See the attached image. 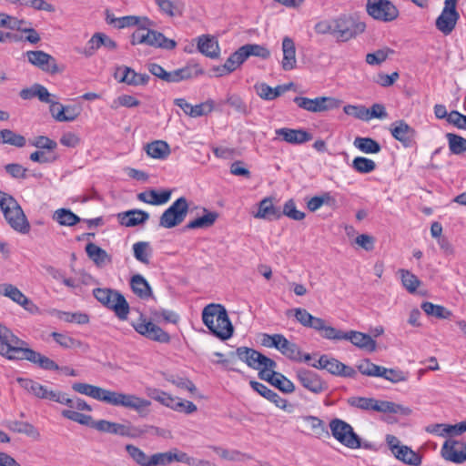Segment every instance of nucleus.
<instances>
[{"label":"nucleus","instance_id":"nucleus-25","mask_svg":"<svg viewBox=\"0 0 466 466\" xmlns=\"http://www.w3.org/2000/svg\"><path fill=\"white\" fill-rule=\"evenodd\" d=\"M283 141L292 145H301L312 139V135L304 129L281 127L275 130Z\"/></svg>","mask_w":466,"mask_h":466},{"label":"nucleus","instance_id":"nucleus-24","mask_svg":"<svg viewBox=\"0 0 466 466\" xmlns=\"http://www.w3.org/2000/svg\"><path fill=\"white\" fill-rule=\"evenodd\" d=\"M390 133L392 137L402 143L404 147H410L415 137V130L405 121H395L390 125Z\"/></svg>","mask_w":466,"mask_h":466},{"label":"nucleus","instance_id":"nucleus-13","mask_svg":"<svg viewBox=\"0 0 466 466\" xmlns=\"http://www.w3.org/2000/svg\"><path fill=\"white\" fill-rule=\"evenodd\" d=\"M310 366L319 370H326L335 376L345 378H354L356 376V370L352 367L325 354L321 355L317 361L310 363Z\"/></svg>","mask_w":466,"mask_h":466},{"label":"nucleus","instance_id":"nucleus-46","mask_svg":"<svg viewBox=\"0 0 466 466\" xmlns=\"http://www.w3.org/2000/svg\"><path fill=\"white\" fill-rule=\"evenodd\" d=\"M353 145L365 154H377L381 149L380 145L370 137H357L354 139Z\"/></svg>","mask_w":466,"mask_h":466},{"label":"nucleus","instance_id":"nucleus-19","mask_svg":"<svg viewBox=\"0 0 466 466\" xmlns=\"http://www.w3.org/2000/svg\"><path fill=\"white\" fill-rule=\"evenodd\" d=\"M55 402L66 405V410H73L76 411H91V406L83 399L78 397L69 398L67 394L59 390H48L46 399Z\"/></svg>","mask_w":466,"mask_h":466},{"label":"nucleus","instance_id":"nucleus-49","mask_svg":"<svg viewBox=\"0 0 466 466\" xmlns=\"http://www.w3.org/2000/svg\"><path fill=\"white\" fill-rule=\"evenodd\" d=\"M15 342H17V336L0 324V354L5 357L10 350L12 344H15Z\"/></svg>","mask_w":466,"mask_h":466},{"label":"nucleus","instance_id":"nucleus-55","mask_svg":"<svg viewBox=\"0 0 466 466\" xmlns=\"http://www.w3.org/2000/svg\"><path fill=\"white\" fill-rule=\"evenodd\" d=\"M380 377L392 383H398L408 380V372L402 371L399 369H387L385 367H381Z\"/></svg>","mask_w":466,"mask_h":466},{"label":"nucleus","instance_id":"nucleus-33","mask_svg":"<svg viewBox=\"0 0 466 466\" xmlns=\"http://www.w3.org/2000/svg\"><path fill=\"white\" fill-rule=\"evenodd\" d=\"M121 225L125 227H135L145 223L149 218V214L140 209H132L118 214Z\"/></svg>","mask_w":466,"mask_h":466},{"label":"nucleus","instance_id":"nucleus-42","mask_svg":"<svg viewBox=\"0 0 466 466\" xmlns=\"http://www.w3.org/2000/svg\"><path fill=\"white\" fill-rule=\"evenodd\" d=\"M123 77L121 78V83H126L129 86H144L148 83L149 76L146 74H139L135 72L132 68L128 66H124Z\"/></svg>","mask_w":466,"mask_h":466},{"label":"nucleus","instance_id":"nucleus-43","mask_svg":"<svg viewBox=\"0 0 466 466\" xmlns=\"http://www.w3.org/2000/svg\"><path fill=\"white\" fill-rule=\"evenodd\" d=\"M245 60L249 56H257L267 59L270 56V51L262 45L247 44L239 47Z\"/></svg>","mask_w":466,"mask_h":466},{"label":"nucleus","instance_id":"nucleus-63","mask_svg":"<svg viewBox=\"0 0 466 466\" xmlns=\"http://www.w3.org/2000/svg\"><path fill=\"white\" fill-rule=\"evenodd\" d=\"M173 463L171 450L165 452H157L150 455L149 466H167Z\"/></svg>","mask_w":466,"mask_h":466},{"label":"nucleus","instance_id":"nucleus-36","mask_svg":"<svg viewBox=\"0 0 466 466\" xmlns=\"http://www.w3.org/2000/svg\"><path fill=\"white\" fill-rule=\"evenodd\" d=\"M86 252L88 258L97 266L102 267L106 264H109L112 261L111 256L107 254V252L96 246V244L90 242L86 246Z\"/></svg>","mask_w":466,"mask_h":466},{"label":"nucleus","instance_id":"nucleus-40","mask_svg":"<svg viewBox=\"0 0 466 466\" xmlns=\"http://www.w3.org/2000/svg\"><path fill=\"white\" fill-rule=\"evenodd\" d=\"M160 11L169 17L180 16L183 15L184 3L181 0H155Z\"/></svg>","mask_w":466,"mask_h":466},{"label":"nucleus","instance_id":"nucleus-1","mask_svg":"<svg viewBox=\"0 0 466 466\" xmlns=\"http://www.w3.org/2000/svg\"><path fill=\"white\" fill-rule=\"evenodd\" d=\"M291 313L299 324L305 328L314 329L325 339L349 340L360 350L369 352L376 350L377 342L369 334L356 330L342 331L329 325L325 319L311 315L307 309L302 308H296L287 311L288 316Z\"/></svg>","mask_w":466,"mask_h":466},{"label":"nucleus","instance_id":"nucleus-53","mask_svg":"<svg viewBox=\"0 0 466 466\" xmlns=\"http://www.w3.org/2000/svg\"><path fill=\"white\" fill-rule=\"evenodd\" d=\"M134 257L143 264L149 263V257L152 250L148 242L139 241L133 245Z\"/></svg>","mask_w":466,"mask_h":466},{"label":"nucleus","instance_id":"nucleus-22","mask_svg":"<svg viewBox=\"0 0 466 466\" xmlns=\"http://www.w3.org/2000/svg\"><path fill=\"white\" fill-rule=\"evenodd\" d=\"M258 377L284 393H292L295 390L294 383L283 374L275 371L274 369L261 370L258 372Z\"/></svg>","mask_w":466,"mask_h":466},{"label":"nucleus","instance_id":"nucleus-64","mask_svg":"<svg viewBox=\"0 0 466 466\" xmlns=\"http://www.w3.org/2000/svg\"><path fill=\"white\" fill-rule=\"evenodd\" d=\"M303 420L309 424L311 431L316 436L320 437L324 433H328L324 421L319 418L309 415L303 417Z\"/></svg>","mask_w":466,"mask_h":466},{"label":"nucleus","instance_id":"nucleus-51","mask_svg":"<svg viewBox=\"0 0 466 466\" xmlns=\"http://www.w3.org/2000/svg\"><path fill=\"white\" fill-rule=\"evenodd\" d=\"M403 287L410 292H416L420 285V280L408 269L400 268L398 271Z\"/></svg>","mask_w":466,"mask_h":466},{"label":"nucleus","instance_id":"nucleus-54","mask_svg":"<svg viewBox=\"0 0 466 466\" xmlns=\"http://www.w3.org/2000/svg\"><path fill=\"white\" fill-rule=\"evenodd\" d=\"M422 310L430 316H434L439 319H448L451 312L441 305H435L431 302H423L421 304Z\"/></svg>","mask_w":466,"mask_h":466},{"label":"nucleus","instance_id":"nucleus-4","mask_svg":"<svg viewBox=\"0 0 466 466\" xmlns=\"http://www.w3.org/2000/svg\"><path fill=\"white\" fill-rule=\"evenodd\" d=\"M26 346L27 343L17 337V342L12 344L10 350L5 357L8 360H26L46 370H59V366L54 360Z\"/></svg>","mask_w":466,"mask_h":466},{"label":"nucleus","instance_id":"nucleus-5","mask_svg":"<svg viewBox=\"0 0 466 466\" xmlns=\"http://www.w3.org/2000/svg\"><path fill=\"white\" fill-rule=\"evenodd\" d=\"M94 297L105 307L112 309L120 319H126L129 313V305L125 297L111 289L96 288L93 290Z\"/></svg>","mask_w":466,"mask_h":466},{"label":"nucleus","instance_id":"nucleus-48","mask_svg":"<svg viewBox=\"0 0 466 466\" xmlns=\"http://www.w3.org/2000/svg\"><path fill=\"white\" fill-rule=\"evenodd\" d=\"M125 450L130 459L138 466H149L150 455H147L139 447L133 444H127Z\"/></svg>","mask_w":466,"mask_h":466},{"label":"nucleus","instance_id":"nucleus-7","mask_svg":"<svg viewBox=\"0 0 466 466\" xmlns=\"http://www.w3.org/2000/svg\"><path fill=\"white\" fill-rule=\"evenodd\" d=\"M333 35L339 41H348L365 30V24L351 16L341 15L332 19Z\"/></svg>","mask_w":466,"mask_h":466},{"label":"nucleus","instance_id":"nucleus-26","mask_svg":"<svg viewBox=\"0 0 466 466\" xmlns=\"http://www.w3.org/2000/svg\"><path fill=\"white\" fill-rule=\"evenodd\" d=\"M151 430H157L154 426L145 425L143 428L132 425L130 422L115 424L114 434L122 437L137 439L148 433Z\"/></svg>","mask_w":466,"mask_h":466},{"label":"nucleus","instance_id":"nucleus-38","mask_svg":"<svg viewBox=\"0 0 466 466\" xmlns=\"http://www.w3.org/2000/svg\"><path fill=\"white\" fill-rule=\"evenodd\" d=\"M203 216L195 218L194 220L189 221L186 228L187 229H196V228H210L214 225L216 220L218 218V213L216 211H208V209H203Z\"/></svg>","mask_w":466,"mask_h":466},{"label":"nucleus","instance_id":"nucleus-9","mask_svg":"<svg viewBox=\"0 0 466 466\" xmlns=\"http://www.w3.org/2000/svg\"><path fill=\"white\" fill-rule=\"evenodd\" d=\"M236 354L240 360L245 362L249 368L258 370V372L277 367L275 360L251 348L239 347L237 349Z\"/></svg>","mask_w":466,"mask_h":466},{"label":"nucleus","instance_id":"nucleus-15","mask_svg":"<svg viewBox=\"0 0 466 466\" xmlns=\"http://www.w3.org/2000/svg\"><path fill=\"white\" fill-rule=\"evenodd\" d=\"M132 326L137 333L148 339L164 343L168 342L170 339L169 335L166 331L152 323L142 314H140L137 320L132 322Z\"/></svg>","mask_w":466,"mask_h":466},{"label":"nucleus","instance_id":"nucleus-30","mask_svg":"<svg viewBox=\"0 0 466 466\" xmlns=\"http://www.w3.org/2000/svg\"><path fill=\"white\" fill-rule=\"evenodd\" d=\"M202 74L203 70L198 66H187L172 72H167L165 81L168 83H176L181 80L196 77Z\"/></svg>","mask_w":466,"mask_h":466},{"label":"nucleus","instance_id":"nucleus-58","mask_svg":"<svg viewBox=\"0 0 466 466\" xmlns=\"http://www.w3.org/2000/svg\"><path fill=\"white\" fill-rule=\"evenodd\" d=\"M25 137L15 133L10 129H3L2 144H8L16 147H23L25 145Z\"/></svg>","mask_w":466,"mask_h":466},{"label":"nucleus","instance_id":"nucleus-27","mask_svg":"<svg viewBox=\"0 0 466 466\" xmlns=\"http://www.w3.org/2000/svg\"><path fill=\"white\" fill-rule=\"evenodd\" d=\"M373 411L387 414H400L402 416H410L412 413V410L410 407L403 406L393 401L380 400L376 399Z\"/></svg>","mask_w":466,"mask_h":466},{"label":"nucleus","instance_id":"nucleus-47","mask_svg":"<svg viewBox=\"0 0 466 466\" xmlns=\"http://www.w3.org/2000/svg\"><path fill=\"white\" fill-rule=\"evenodd\" d=\"M173 462H181L189 466H210L209 461L198 460L177 448L171 449Z\"/></svg>","mask_w":466,"mask_h":466},{"label":"nucleus","instance_id":"nucleus-23","mask_svg":"<svg viewBox=\"0 0 466 466\" xmlns=\"http://www.w3.org/2000/svg\"><path fill=\"white\" fill-rule=\"evenodd\" d=\"M25 56L32 65L45 72L54 74L58 71L56 59L44 51H27Z\"/></svg>","mask_w":466,"mask_h":466},{"label":"nucleus","instance_id":"nucleus-39","mask_svg":"<svg viewBox=\"0 0 466 466\" xmlns=\"http://www.w3.org/2000/svg\"><path fill=\"white\" fill-rule=\"evenodd\" d=\"M134 25H137V29H147V27H152L154 23L146 16L127 15L117 18L116 28H125Z\"/></svg>","mask_w":466,"mask_h":466},{"label":"nucleus","instance_id":"nucleus-60","mask_svg":"<svg viewBox=\"0 0 466 466\" xmlns=\"http://www.w3.org/2000/svg\"><path fill=\"white\" fill-rule=\"evenodd\" d=\"M381 367L374 364L369 359L361 360L357 366L362 375L369 377H380Z\"/></svg>","mask_w":466,"mask_h":466},{"label":"nucleus","instance_id":"nucleus-57","mask_svg":"<svg viewBox=\"0 0 466 466\" xmlns=\"http://www.w3.org/2000/svg\"><path fill=\"white\" fill-rule=\"evenodd\" d=\"M352 167L359 173L368 174L376 169V163L364 157H356L352 161Z\"/></svg>","mask_w":466,"mask_h":466},{"label":"nucleus","instance_id":"nucleus-18","mask_svg":"<svg viewBox=\"0 0 466 466\" xmlns=\"http://www.w3.org/2000/svg\"><path fill=\"white\" fill-rule=\"evenodd\" d=\"M293 101L299 108L312 113L324 112L338 106L337 100L329 96H319L314 99L296 96Z\"/></svg>","mask_w":466,"mask_h":466},{"label":"nucleus","instance_id":"nucleus-59","mask_svg":"<svg viewBox=\"0 0 466 466\" xmlns=\"http://www.w3.org/2000/svg\"><path fill=\"white\" fill-rule=\"evenodd\" d=\"M182 405L187 406V414H191L197 410V406L189 400H183L179 398H176L173 396H169L167 403L165 406L171 408L174 410L181 411L182 410Z\"/></svg>","mask_w":466,"mask_h":466},{"label":"nucleus","instance_id":"nucleus-29","mask_svg":"<svg viewBox=\"0 0 466 466\" xmlns=\"http://www.w3.org/2000/svg\"><path fill=\"white\" fill-rule=\"evenodd\" d=\"M282 68L285 71L292 70L297 65L296 47L294 41L289 36H285L282 40Z\"/></svg>","mask_w":466,"mask_h":466},{"label":"nucleus","instance_id":"nucleus-10","mask_svg":"<svg viewBox=\"0 0 466 466\" xmlns=\"http://www.w3.org/2000/svg\"><path fill=\"white\" fill-rule=\"evenodd\" d=\"M188 204L186 198H177L167 208L159 218V226L165 228H172L181 224L187 217Z\"/></svg>","mask_w":466,"mask_h":466},{"label":"nucleus","instance_id":"nucleus-20","mask_svg":"<svg viewBox=\"0 0 466 466\" xmlns=\"http://www.w3.org/2000/svg\"><path fill=\"white\" fill-rule=\"evenodd\" d=\"M442 457L454 463L466 461V443L453 439L447 440L441 448Z\"/></svg>","mask_w":466,"mask_h":466},{"label":"nucleus","instance_id":"nucleus-50","mask_svg":"<svg viewBox=\"0 0 466 466\" xmlns=\"http://www.w3.org/2000/svg\"><path fill=\"white\" fill-rule=\"evenodd\" d=\"M54 219L62 226L72 227L80 221V218L66 208H59L54 214Z\"/></svg>","mask_w":466,"mask_h":466},{"label":"nucleus","instance_id":"nucleus-28","mask_svg":"<svg viewBox=\"0 0 466 466\" xmlns=\"http://www.w3.org/2000/svg\"><path fill=\"white\" fill-rule=\"evenodd\" d=\"M251 388L265 399L273 402L278 408L286 410L288 406L287 400L281 398L278 393L268 388L263 383L251 380L249 382Z\"/></svg>","mask_w":466,"mask_h":466},{"label":"nucleus","instance_id":"nucleus-6","mask_svg":"<svg viewBox=\"0 0 466 466\" xmlns=\"http://www.w3.org/2000/svg\"><path fill=\"white\" fill-rule=\"evenodd\" d=\"M133 46L145 44L155 48L172 50L177 46L173 39L166 37L162 33L150 29H137L131 35Z\"/></svg>","mask_w":466,"mask_h":466},{"label":"nucleus","instance_id":"nucleus-16","mask_svg":"<svg viewBox=\"0 0 466 466\" xmlns=\"http://www.w3.org/2000/svg\"><path fill=\"white\" fill-rule=\"evenodd\" d=\"M456 3L450 0L444 1V7L441 15L437 17L435 25L443 35H450L455 28L460 18V15L456 10Z\"/></svg>","mask_w":466,"mask_h":466},{"label":"nucleus","instance_id":"nucleus-56","mask_svg":"<svg viewBox=\"0 0 466 466\" xmlns=\"http://www.w3.org/2000/svg\"><path fill=\"white\" fill-rule=\"evenodd\" d=\"M0 295L9 298L18 305L25 296L19 289L9 283L0 284Z\"/></svg>","mask_w":466,"mask_h":466},{"label":"nucleus","instance_id":"nucleus-62","mask_svg":"<svg viewBox=\"0 0 466 466\" xmlns=\"http://www.w3.org/2000/svg\"><path fill=\"white\" fill-rule=\"evenodd\" d=\"M347 401L348 404L351 407L363 410H373L375 399L353 396L349 398Z\"/></svg>","mask_w":466,"mask_h":466},{"label":"nucleus","instance_id":"nucleus-35","mask_svg":"<svg viewBox=\"0 0 466 466\" xmlns=\"http://www.w3.org/2000/svg\"><path fill=\"white\" fill-rule=\"evenodd\" d=\"M130 287L132 291L141 299H147L153 296L150 285L147 279L139 274L131 278Z\"/></svg>","mask_w":466,"mask_h":466},{"label":"nucleus","instance_id":"nucleus-52","mask_svg":"<svg viewBox=\"0 0 466 466\" xmlns=\"http://www.w3.org/2000/svg\"><path fill=\"white\" fill-rule=\"evenodd\" d=\"M446 137L452 154L461 155L466 152V138L453 133H447Z\"/></svg>","mask_w":466,"mask_h":466},{"label":"nucleus","instance_id":"nucleus-37","mask_svg":"<svg viewBox=\"0 0 466 466\" xmlns=\"http://www.w3.org/2000/svg\"><path fill=\"white\" fill-rule=\"evenodd\" d=\"M277 350H279L282 355L293 361H302V353L299 347L296 343L288 340L284 336H282L279 340Z\"/></svg>","mask_w":466,"mask_h":466},{"label":"nucleus","instance_id":"nucleus-11","mask_svg":"<svg viewBox=\"0 0 466 466\" xmlns=\"http://www.w3.org/2000/svg\"><path fill=\"white\" fill-rule=\"evenodd\" d=\"M61 416L69 420L77 422L81 425L89 426L101 432L112 433L115 432V424L106 420H93L90 415L81 413L73 410H62Z\"/></svg>","mask_w":466,"mask_h":466},{"label":"nucleus","instance_id":"nucleus-8","mask_svg":"<svg viewBox=\"0 0 466 466\" xmlns=\"http://www.w3.org/2000/svg\"><path fill=\"white\" fill-rule=\"evenodd\" d=\"M329 428L332 436L342 445L350 449L360 447V438L348 422L336 418L330 420Z\"/></svg>","mask_w":466,"mask_h":466},{"label":"nucleus","instance_id":"nucleus-32","mask_svg":"<svg viewBox=\"0 0 466 466\" xmlns=\"http://www.w3.org/2000/svg\"><path fill=\"white\" fill-rule=\"evenodd\" d=\"M198 51L210 58H217L219 56V46L215 37L203 35L198 39Z\"/></svg>","mask_w":466,"mask_h":466},{"label":"nucleus","instance_id":"nucleus-12","mask_svg":"<svg viewBox=\"0 0 466 466\" xmlns=\"http://www.w3.org/2000/svg\"><path fill=\"white\" fill-rule=\"evenodd\" d=\"M2 212L5 220L14 230L21 234H27L29 232L30 224L22 208L15 199L9 201V206Z\"/></svg>","mask_w":466,"mask_h":466},{"label":"nucleus","instance_id":"nucleus-45","mask_svg":"<svg viewBox=\"0 0 466 466\" xmlns=\"http://www.w3.org/2000/svg\"><path fill=\"white\" fill-rule=\"evenodd\" d=\"M280 217L279 212L275 208L270 198H264L259 202L258 210L255 214V218L272 219Z\"/></svg>","mask_w":466,"mask_h":466},{"label":"nucleus","instance_id":"nucleus-17","mask_svg":"<svg viewBox=\"0 0 466 466\" xmlns=\"http://www.w3.org/2000/svg\"><path fill=\"white\" fill-rule=\"evenodd\" d=\"M367 11L373 18L389 22L396 19L399 11L389 0H368Z\"/></svg>","mask_w":466,"mask_h":466},{"label":"nucleus","instance_id":"nucleus-14","mask_svg":"<svg viewBox=\"0 0 466 466\" xmlns=\"http://www.w3.org/2000/svg\"><path fill=\"white\" fill-rule=\"evenodd\" d=\"M295 376L304 389L314 394H320L329 389L328 382L313 370L299 368Z\"/></svg>","mask_w":466,"mask_h":466},{"label":"nucleus","instance_id":"nucleus-41","mask_svg":"<svg viewBox=\"0 0 466 466\" xmlns=\"http://www.w3.org/2000/svg\"><path fill=\"white\" fill-rule=\"evenodd\" d=\"M146 152L152 158L165 159L170 154V147L167 142L156 140L146 146Z\"/></svg>","mask_w":466,"mask_h":466},{"label":"nucleus","instance_id":"nucleus-31","mask_svg":"<svg viewBox=\"0 0 466 466\" xmlns=\"http://www.w3.org/2000/svg\"><path fill=\"white\" fill-rule=\"evenodd\" d=\"M292 84L278 86L275 88L269 86L266 83H258L254 86L257 95L264 100H273L284 92L288 91Z\"/></svg>","mask_w":466,"mask_h":466},{"label":"nucleus","instance_id":"nucleus-3","mask_svg":"<svg viewBox=\"0 0 466 466\" xmlns=\"http://www.w3.org/2000/svg\"><path fill=\"white\" fill-rule=\"evenodd\" d=\"M202 320L210 332L222 340H226L233 335V326L227 309L221 304L207 305L202 310Z\"/></svg>","mask_w":466,"mask_h":466},{"label":"nucleus","instance_id":"nucleus-44","mask_svg":"<svg viewBox=\"0 0 466 466\" xmlns=\"http://www.w3.org/2000/svg\"><path fill=\"white\" fill-rule=\"evenodd\" d=\"M393 454L398 460L410 465L418 466L421 462L420 456L406 445H402Z\"/></svg>","mask_w":466,"mask_h":466},{"label":"nucleus","instance_id":"nucleus-34","mask_svg":"<svg viewBox=\"0 0 466 466\" xmlns=\"http://www.w3.org/2000/svg\"><path fill=\"white\" fill-rule=\"evenodd\" d=\"M171 197L170 190L157 192L154 189L147 190L137 194V199L150 205H163L167 203Z\"/></svg>","mask_w":466,"mask_h":466},{"label":"nucleus","instance_id":"nucleus-2","mask_svg":"<svg viewBox=\"0 0 466 466\" xmlns=\"http://www.w3.org/2000/svg\"><path fill=\"white\" fill-rule=\"evenodd\" d=\"M72 389L77 393L89 396L96 400L103 401L113 406L134 410L137 412H141L151 404L149 400L140 398L135 394L113 391L83 382L73 383Z\"/></svg>","mask_w":466,"mask_h":466},{"label":"nucleus","instance_id":"nucleus-21","mask_svg":"<svg viewBox=\"0 0 466 466\" xmlns=\"http://www.w3.org/2000/svg\"><path fill=\"white\" fill-rule=\"evenodd\" d=\"M25 24V22L24 20L17 19L5 13H0V34L7 35L6 40L0 41V43L5 44L20 41L22 39L21 36L11 32H5L2 28L23 31V29H25L23 26Z\"/></svg>","mask_w":466,"mask_h":466},{"label":"nucleus","instance_id":"nucleus-61","mask_svg":"<svg viewBox=\"0 0 466 466\" xmlns=\"http://www.w3.org/2000/svg\"><path fill=\"white\" fill-rule=\"evenodd\" d=\"M9 428L14 431H16L19 433H25L27 436H31V437H38L39 436V432L36 430V428L29 422L15 420V421L11 422V424L9 425Z\"/></svg>","mask_w":466,"mask_h":466}]
</instances>
